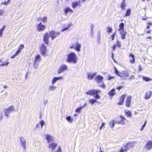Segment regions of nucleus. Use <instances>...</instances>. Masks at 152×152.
Wrapping results in <instances>:
<instances>
[{"label": "nucleus", "mask_w": 152, "mask_h": 152, "mask_svg": "<svg viewBox=\"0 0 152 152\" xmlns=\"http://www.w3.org/2000/svg\"><path fill=\"white\" fill-rule=\"evenodd\" d=\"M55 152H62L61 146H59L58 147V149Z\"/></svg>", "instance_id": "49530a36"}, {"label": "nucleus", "mask_w": 152, "mask_h": 152, "mask_svg": "<svg viewBox=\"0 0 152 152\" xmlns=\"http://www.w3.org/2000/svg\"><path fill=\"white\" fill-rule=\"evenodd\" d=\"M66 61L69 63H76L77 62V57L76 55L74 52L69 54L67 56Z\"/></svg>", "instance_id": "f257e3e1"}, {"label": "nucleus", "mask_w": 152, "mask_h": 152, "mask_svg": "<svg viewBox=\"0 0 152 152\" xmlns=\"http://www.w3.org/2000/svg\"><path fill=\"white\" fill-rule=\"evenodd\" d=\"M56 88L54 86L52 85L50 86L49 87V90L50 91H52L53 90H54L55 89V88Z\"/></svg>", "instance_id": "58836bf2"}, {"label": "nucleus", "mask_w": 152, "mask_h": 152, "mask_svg": "<svg viewBox=\"0 0 152 152\" xmlns=\"http://www.w3.org/2000/svg\"><path fill=\"white\" fill-rule=\"evenodd\" d=\"M83 107H80L77 108L75 110V112L80 113H81Z\"/></svg>", "instance_id": "e433bc0d"}, {"label": "nucleus", "mask_w": 152, "mask_h": 152, "mask_svg": "<svg viewBox=\"0 0 152 152\" xmlns=\"http://www.w3.org/2000/svg\"><path fill=\"white\" fill-rule=\"evenodd\" d=\"M4 12V11L3 10H2V9L0 10V15H1L3 14Z\"/></svg>", "instance_id": "4d7b16f0"}, {"label": "nucleus", "mask_w": 152, "mask_h": 152, "mask_svg": "<svg viewBox=\"0 0 152 152\" xmlns=\"http://www.w3.org/2000/svg\"><path fill=\"white\" fill-rule=\"evenodd\" d=\"M117 45L119 47H120L121 46V42L120 41L117 40L116 41Z\"/></svg>", "instance_id": "a18cd8bd"}, {"label": "nucleus", "mask_w": 152, "mask_h": 152, "mask_svg": "<svg viewBox=\"0 0 152 152\" xmlns=\"http://www.w3.org/2000/svg\"><path fill=\"white\" fill-rule=\"evenodd\" d=\"M57 144L55 143H52L48 145V148L51 149L52 150H54L56 147L57 146Z\"/></svg>", "instance_id": "2eb2a0df"}, {"label": "nucleus", "mask_w": 152, "mask_h": 152, "mask_svg": "<svg viewBox=\"0 0 152 152\" xmlns=\"http://www.w3.org/2000/svg\"><path fill=\"white\" fill-rule=\"evenodd\" d=\"M24 45L23 44H20L19 45L18 47V49L17 51V52L19 53L21 51L22 49L24 48Z\"/></svg>", "instance_id": "393cba45"}, {"label": "nucleus", "mask_w": 152, "mask_h": 152, "mask_svg": "<svg viewBox=\"0 0 152 152\" xmlns=\"http://www.w3.org/2000/svg\"><path fill=\"white\" fill-rule=\"evenodd\" d=\"M116 48V45H113V50L114 51L115 48Z\"/></svg>", "instance_id": "69168bd1"}, {"label": "nucleus", "mask_w": 152, "mask_h": 152, "mask_svg": "<svg viewBox=\"0 0 152 152\" xmlns=\"http://www.w3.org/2000/svg\"><path fill=\"white\" fill-rule=\"evenodd\" d=\"M100 96L97 94H96V99L100 98Z\"/></svg>", "instance_id": "3c124183"}, {"label": "nucleus", "mask_w": 152, "mask_h": 152, "mask_svg": "<svg viewBox=\"0 0 152 152\" xmlns=\"http://www.w3.org/2000/svg\"><path fill=\"white\" fill-rule=\"evenodd\" d=\"M115 32L112 35V39L114 40L115 38Z\"/></svg>", "instance_id": "864d4df0"}, {"label": "nucleus", "mask_w": 152, "mask_h": 152, "mask_svg": "<svg viewBox=\"0 0 152 152\" xmlns=\"http://www.w3.org/2000/svg\"><path fill=\"white\" fill-rule=\"evenodd\" d=\"M9 63V62H5L2 63L1 64H0V66H4L5 65H7Z\"/></svg>", "instance_id": "79ce46f5"}, {"label": "nucleus", "mask_w": 152, "mask_h": 152, "mask_svg": "<svg viewBox=\"0 0 152 152\" xmlns=\"http://www.w3.org/2000/svg\"><path fill=\"white\" fill-rule=\"evenodd\" d=\"M37 31L39 32L45 30L46 28V26L45 25L42 24L41 22L37 25Z\"/></svg>", "instance_id": "0eeeda50"}, {"label": "nucleus", "mask_w": 152, "mask_h": 152, "mask_svg": "<svg viewBox=\"0 0 152 152\" xmlns=\"http://www.w3.org/2000/svg\"><path fill=\"white\" fill-rule=\"evenodd\" d=\"M124 24L123 23H121L119 25V28L118 29V30L120 31H124Z\"/></svg>", "instance_id": "b1692460"}, {"label": "nucleus", "mask_w": 152, "mask_h": 152, "mask_svg": "<svg viewBox=\"0 0 152 152\" xmlns=\"http://www.w3.org/2000/svg\"><path fill=\"white\" fill-rule=\"evenodd\" d=\"M122 74L121 75L122 76V77L123 76L127 77L129 76V74L127 71L123 72Z\"/></svg>", "instance_id": "c9c22d12"}, {"label": "nucleus", "mask_w": 152, "mask_h": 152, "mask_svg": "<svg viewBox=\"0 0 152 152\" xmlns=\"http://www.w3.org/2000/svg\"><path fill=\"white\" fill-rule=\"evenodd\" d=\"M46 139L48 143L53 142L54 140V137L52 136L49 134H47L46 136Z\"/></svg>", "instance_id": "f8f14e48"}, {"label": "nucleus", "mask_w": 152, "mask_h": 152, "mask_svg": "<svg viewBox=\"0 0 152 152\" xmlns=\"http://www.w3.org/2000/svg\"><path fill=\"white\" fill-rule=\"evenodd\" d=\"M41 56L39 54L37 55L35 57L34 60V66L35 68H37V67H36L35 65L38 62H40L41 61Z\"/></svg>", "instance_id": "9d476101"}, {"label": "nucleus", "mask_w": 152, "mask_h": 152, "mask_svg": "<svg viewBox=\"0 0 152 152\" xmlns=\"http://www.w3.org/2000/svg\"><path fill=\"white\" fill-rule=\"evenodd\" d=\"M123 87V86H119L118 87L116 88V89H117L118 91L120 90Z\"/></svg>", "instance_id": "5fc2aeb1"}, {"label": "nucleus", "mask_w": 152, "mask_h": 152, "mask_svg": "<svg viewBox=\"0 0 152 152\" xmlns=\"http://www.w3.org/2000/svg\"><path fill=\"white\" fill-rule=\"evenodd\" d=\"M80 1H79L78 2H77V1H75L72 3V7L73 9L75 8L78 5H80Z\"/></svg>", "instance_id": "6ab92c4d"}, {"label": "nucleus", "mask_w": 152, "mask_h": 152, "mask_svg": "<svg viewBox=\"0 0 152 152\" xmlns=\"http://www.w3.org/2000/svg\"><path fill=\"white\" fill-rule=\"evenodd\" d=\"M107 29V31L109 33L113 31L112 28L110 27H108Z\"/></svg>", "instance_id": "a19ab883"}, {"label": "nucleus", "mask_w": 152, "mask_h": 152, "mask_svg": "<svg viewBox=\"0 0 152 152\" xmlns=\"http://www.w3.org/2000/svg\"><path fill=\"white\" fill-rule=\"evenodd\" d=\"M15 110V108L13 105H11L5 109L4 110V114L6 118H8L9 117V114Z\"/></svg>", "instance_id": "20e7f679"}, {"label": "nucleus", "mask_w": 152, "mask_h": 152, "mask_svg": "<svg viewBox=\"0 0 152 152\" xmlns=\"http://www.w3.org/2000/svg\"><path fill=\"white\" fill-rule=\"evenodd\" d=\"M134 145V142H129L127 143L124 147L127 150L133 147Z\"/></svg>", "instance_id": "ddd939ff"}, {"label": "nucleus", "mask_w": 152, "mask_h": 152, "mask_svg": "<svg viewBox=\"0 0 152 152\" xmlns=\"http://www.w3.org/2000/svg\"><path fill=\"white\" fill-rule=\"evenodd\" d=\"M145 147L148 149H151L152 148V141L151 140L148 141L146 143Z\"/></svg>", "instance_id": "a211bd4d"}, {"label": "nucleus", "mask_w": 152, "mask_h": 152, "mask_svg": "<svg viewBox=\"0 0 152 152\" xmlns=\"http://www.w3.org/2000/svg\"><path fill=\"white\" fill-rule=\"evenodd\" d=\"M49 35L48 33H46L44 35L43 40L45 43L47 45H48L49 44Z\"/></svg>", "instance_id": "1a4fd4ad"}, {"label": "nucleus", "mask_w": 152, "mask_h": 152, "mask_svg": "<svg viewBox=\"0 0 152 152\" xmlns=\"http://www.w3.org/2000/svg\"><path fill=\"white\" fill-rule=\"evenodd\" d=\"M125 113L128 116L132 117V113L131 111L127 110L125 111Z\"/></svg>", "instance_id": "f704fd0d"}, {"label": "nucleus", "mask_w": 152, "mask_h": 152, "mask_svg": "<svg viewBox=\"0 0 152 152\" xmlns=\"http://www.w3.org/2000/svg\"><path fill=\"white\" fill-rule=\"evenodd\" d=\"M86 94L90 95H93L95 94V90H89L86 92Z\"/></svg>", "instance_id": "a878e982"}, {"label": "nucleus", "mask_w": 152, "mask_h": 152, "mask_svg": "<svg viewBox=\"0 0 152 152\" xmlns=\"http://www.w3.org/2000/svg\"><path fill=\"white\" fill-rule=\"evenodd\" d=\"M18 54L19 53H18L17 52H16L13 55L11 56V58H14L15 56H17Z\"/></svg>", "instance_id": "c03bdc74"}, {"label": "nucleus", "mask_w": 152, "mask_h": 152, "mask_svg": "<svg viewBox=\"0 0 152 152\" xmlns=\"http://www.w3.org/2000/svg\"><path fill=\"white\" fill-rule=\"evenodd\" d=\"M69 28V27H66V28H63V29H62L61 30V31H65V30H67Z\"/></svg>", "instance_id": "6e6d98bb"}, {"label": "nucleus", "mask_w": 152, "mask_h": 152, "mask_svg": "<svg viewBox=\"0 0 152 152\" xmlns=\"http://www.w3.org/2000/svg\"><path fill=\"white\" fill-rule=\"evenodd\" d=\"M2 114V113H1L0 114V120H1L3 118Z\"/></svg>", "instance_id": "bf43d9fd"}, {"label": "nucleus", "mask_w": 152, "mask_h": 152, "mask_svg": "<svg viewBox=\"0 0 152 152\" xmlns=\"http://www.w3.org/2000/svg\"><path fill=\"white\" fill-rule=\"evenodd\" d=\"M126 96V95L125 94L122 95L120 97L119 102L118 103V104L119 105H121L123 104L124 102L125 97Z\"/></svg>", "instance_id": "9b49d317"}, {"label": "nucleus", "mask_w": 152, "mask_h": 152, "mask_svg": "<svg viewBox=\"0 0 152 152\" xmlns=\"http://www.w3.org/2000/svg\"><path fill=\"white\" fill-rule=\"evenodd\" d=\"M120 122V124H121L122 125H123L125 124V122L123 120H121Z\"/></svg>", "instance_id": "13d9d810"}, {"label": "nucleus", "mask_w": 152, "mask_h": 152, "mask_svg": "<svg viewBox=\"0 0 152 152\" xmlns=\"http://www.w3.org/2000/svg\"><path fill=\"white\" fill-rule=\"evenodd\" d=\"M113 78V77L112 76H109L108 78L107 79L109 80H111Z\"/></svg>", "instance_id": "e2e57ef3"}, {"label": "nucleus", "mask_w": 152, "mask_h": 152, "mask_svg": "<svg viewBox=\"0 0 152 152\" xmlns=\"http://www.w3.org/2000/svg\"><path fill=\"white\" fill-rule=\"evenodd\" d=\"M100 34L101 32L100 31H98V34H97V42L98 44H99L100 43Z\"/></svg>", "instance_id": "cd10ccee"}, {"label": "nucleus", "mask_w": 152, "mask_h": 152, "mask_svg": "<svg viewBox=\"0 0 152 152\" xmlns=\"http://www.w3.org/2000/svg\"><path fill=\"white\" fill-rule=\"evenodd\" d=\"M131 12V10L130 9H128L126 11V13L124 16L126 17L130 16V15Z\"/></svg>", "instance_id": "c756f323"}, {"label": "nucleus", "mask_w": 152, "mask_h": 152, "mask_svg": "<svg viewBox=\"0 0 152 152\" xmlns=\"http://www.w3.org/2000/svg\"><path fill=\"white\" fill-rule=\"evenodd\" d=\"M1 4L2 5H7L8 4L7 3V1H2L1 3Z\"/></svg>", "instance_id": "8fccbe9b"}, {"label": "nucleus", "mask_w": 152, "mask_h": 152, "mask_svg": "<svg viewBox=\"0 0 152 152\" xmlns=\"http://www.w3.org/2000/svg\"><path fill=\"white\" fill-rule=\"evenodd\" d=\"M120 118H121V120H123V119H124V120H126L125 118V117L122 116L121 115L120 116Z\"/></svg>", "instance_id": "680f3d73"}, {"label": "nucleus", "mask_w": 152, "mask_h": 152, "mask_svg": "<svg viewBox=\"0 0 152 152\" xmlns=\"http://www.w3.org/2000/svg\"><path fill=\"white\" fill-rule=\"evenodd\" d=\"M5 28H6V26H3L2 28L1 29V30H2L3 31L4 30Z\"/></svg>", "instance_id": "338daca9"}, {"label": "nucleus", "mask_w": 152, "mask_h": 152, "mask_svg": "<svg viewBox=\"0 0 152 152\" xmlns=\"http://www.w3.org/2000/svg\"><path fill=\"white\" fill-rule=\"evenodd\" d=\"M37 20L38 22L42 20L43 23H45L47 22V17L45 16L43 17V18L38 17L37 19Z\"/></svg>", "instance_id": "f3484780"}, {"label": "nucleus", "mask_w": 152, "mask_h": 152, "mask_svg": "<svg viewBox=\"0 0 152 152\" xmlns=\"http://www.w3.org/2000/svg\"><path fill=\"white\" fill-rule=\"evenodd\" d=\"M105 124L104 122H103L102 123V124L99 128V129L100 130H101L103 128V127L104 126Z\"/></svg>", "instance_id": "09e8293b"}, {"label": "nucleus", "mask_w": 152, "mask_h": 152, "mask_svg": "<svg viewBox=\"0 0 152 152\" xmlns=\"http://www.w3.org/2000/svg\"><path fill=\"white\" fill-rule=\"evenodd\" d=\"M20 143L22 146L23 147L24 149H26V141L24 138L22 137H20Z\"/></svg>", "instance_id": "4468645a"}, {"label": "nucleus", "mask_w": 152, "mask_h": 152, "mask_svg": "<svg viewBox=\"0 0 152 152\" xmlns=\"http://www.w3.org/2000/svg\"><path fill=\"white\" fill-rule=\"evenodd\" d=\"M115 73L117 75H118L120 77H122V76L121 75L122 74V73L120 72L119 71H118L116 68L115 67Z\"/></svg>", "instance_id": "2f4dec72"}, {"label": "nucleus", "mask_w": 152, "mask_h": 152, "mask_svg": "<svg viewBox=\"0 0 152 152\" xmlns=\"http://www.w3.org/2000/svg\"><path fill=\"white\" fill-rule=\"evenodd\" d=\"M151 96V91H148L146 93L145 98L146 99H148L150 98Z\"/></svg>", "instance_id": "5701e85b"}, {"label": "nucleus", "mask_w": 152, "mask_h": 152, "mask_svg": "<svg viewBox=\"0 0 152 152\" xmlns=\"http://www.w3.org/2000/svg\"><path fill=\"white\" fill-rule=\"evenodd\" d=\"M68 67L65 64H63L61 65L58 69L57 73L59 74L63 72L64 71L67 69Z\"/></svg>", "instance_id": "6e6552de"}, {"label": "nucleus", "mask_w": 152, "mask_h": 152, "mask_svg": "<svg viewBox=\"0 0 152 152\" xmlns=\"http://www.w3.org/2000/svg\"><path fill=\"white\" fill-rule=\"evenodd\" d=\"M103 79V77L100 75H98L96 76V81L98 83V86L104 89L105 88V86L102 81Z\"/></svg>", "instance_id": "f03ea898"}, {"label": "nucleus", "mask_w": 152, "mask_h": 152, "mask_svg": "<svg viewBox=\"0 0 152 152\" xmlns=\"http://www.w3.org/2000/svg\"><path fill=\"white\" fill-rule=\"evenodd\" d=\"M120 33L121 35V39H124L126 38V31H120Z\"/></svg>", "instance_id": "4be33fe9"}, {"label": "nucleus", "mask_w": 152, "mask_h": 152, "mask_svg": "<svg viewBox=\"0 0 152 152\" xmlns=\"http://www.w3.org/2000/svg\"><path fill=\"white\" fill-rule=\"evenodd\" d=\"M57 80L56 78V77H55L53 78L52 80V84H54L56 81H57Z\"/></svg>", "instance_id": "ea45409f"}, {"label": "nucleus", "mask_w": 152, "mask_h": 152, "mask_svg": "<svg viewBox=\"0 0 152 152\" xmlns=\"http://www.w3.org/2000/svg\"><path fill=\"white\" fill-rule=\"evenodd\" d=\"M81 47V45L78 42L74 43L72 45L70 46V48H73L77 51L80 52V48Z\"/></svg>", "instance_id": "423d86ee"}, {"label": "nucleus", "mask_w": 152, "mask_h": 152, "mask_svg": "<svg viewBox=\"0 0 152 152\" xmlns=\"http://www.w3.org/2000/svg\"><path fill=\"white\" fill-rule=\"evenodd\" d=\"M125 0H123V1L121 3V8L123 10L125 9L124 7L126 6V3H125Z\"/></svg>", "instance_id": "473e14b6"}, {"label": "nucleus", "mask_w": 152, "mask_h": 152, "mask_svg": "<svg viewBox=\"0 0 152 152\" xmlns=\"http://www.w3.org/2000/svg\"><path fill=\"white\" fill-rule=\"evenodd\" d=\"M96 94H98V93H101L102 92L100 90H96Z\"/></svg>", "instance_id": "052dcab7"}, {"label": "nucleus", "mask_w": 152, "mask_h": 152, "mask_svg": "<svg viewBox=\"0 0 152 152\" xmlns=\"http://www.w3.org/2000/svg\"><path fill=\"white\" fill-rule=\"evenodd\" d=\"M142 78L143 80H145L146 82H148L149 81L152 80V79H151L150 78L145 76H143Z\"/></svg>", "instance_id": "72a5a7b5"}, {"label": "nucleus", "mask_w": 152, "mask_h": 152, "mask_svg": "<svg viewBox=\"0 0 152 152\" xmlns=\"http://www.w3.org/2000/svg\"><path fill=\"white\" fill-rule=\"evenodd\" d=\"M73 12V10L69 7H66L64 10V12L66 15H67L69 12L72 13Z\"/></svg>", "instance_id": "412c9836"}, {"label": "nucleus", "mask_w": 152, "mask_h": 152, "mask_svg": "<svg viewBox=\"0 0 152 152\" xmlns=\"http://www.w3.org/2000/svg\"><path fill=\"white\" fill-rule=\"evenodd\" d=\"M66 119L70 122H72L73 121V119L70 116H68L66 117Z\"/></svg>", "instance_id": "4c0bfd02"}, {"label": "nucleus", "mask_w": 152, "mask_h": 152, "mask_svg": "<svg viewBox=\"0 0 152 152\" xmlns=\"http://www.w3.org/2000/svg\"><path fill=\"white\" fill-rule=\"evenodd\" d=\"M130 58V61L132 63H134L135 61L134 56L132 54H131L129 56Z\"/></svg>", "instance_id": "bb28decb"}, {"label": "nucleus", "mask_w": 152, "mask_h": 152, "mask_svg": "<svg viewBox=\"0 0 152 152\" xmlns=\"http://www.w3.org/2000/svg\"><path fill=\"white\" fill-rule=\"evenodd\" d=\"M115 90L114 88L112 89L108 93V94L112 97L113 96L115 95Z\"/></svg>", "instance_id": "aec40b11"}, {"label": "nucleus", "mask_w": 152, "mask_h": 152, "mask_svg": "<svg viewBox=\"0 0 152 152\" xmlns=\"http://www.w3.org/2000/svg\"><path fill=\"white\" fill-rule=\"evenodd\" d=\"M39 124H41V128H42L43 126L44 125V123L43 120H41L39 122Z\"/></svg>", "instance_id": "de8ad7c7"}, {"label": "nucleus", "mask_w": 152, "mask_h": 152, "mask_svg": "<svg viewBox=\"0 0 152 152\" xmlns=\"http://www.w3.org/2000/svg\"><path fill=\"white\" fill-rule=\"evenodd\" d=\"M134 75H132L130 77L128 78L129 79H132L134 78Z\"/></svg>", "instance_id": "0e129e2a"}, {"label": "nucleus", "mask_w": 152, "mask_h": 152, "mask_svg": "<svg viewBox=\"0 0 152 152\" xmlns=\"http://www.w3.org/2000/svg\"><path fill=\"white\" fill-rule=\"evenodd\" d=\"M127 151V149L126 148L124 149H123V148H122L121 149L120 152H124V151Z\"/></svg>", "instance_id": "603ef678"}, {"label": "nucleus", "mask_w": 152, "mask_h": 152, "mask_svg": "<svg viewBox=\"0 0 152 152\" xmlns=\"http://www.w3.org/2000/svg\"><path fill=\"white\" fill-rule=\"evenodd\" d=\"M49 32L52 40H53L55 38L58 37L60 34L59 32H56L54 30L49 31Z\"/></svg>", "instance_id": "39448f33"}, {"label": "nucleus", "mask_w": 152, "mask_h": 152, "mask_svg": "<svg viewBox=\"0 0 152 152\" xmlns=\"http://www.w3.org/2000/svg\"><path fill=\"white\" fill-rule=\"evenodd\" d=\"M62 78V77H56V78L57 80L61 79Z\"/></svg>", "instance_id": "774afa93"}, {"label": "nucleus", "mask_w": 152, "mask_h": 152, "mask_svg": "<svg viewBox=\"0 0 152 152\" xmlns=\"http://www.w3.org/2000/svg\"><path fill=\"white\" fill-rule=\"evenodd\" d=\"M95 75V73H93V74H89L88 76V80H92Z\"/></svg>", "instance_id": "c85d7f7f"}, {"label": "nucleus", "mask_w": 152, "mask_h": 152, "mask_svg": "<svg viewBox=\"0 0 152 152\" xmlns=\"http://www.w3.org/2000/svg\"><path fill=\"white\" fill-rule=\"evenodd\" d=\"M89 102L92 105L95 102V100L94 99H90L89 101Z\"/></svg>", "instance_id": "37998d69"}, {"label": "nucleus", "mask_w": 152, "mask_h": 152, "mask_svg": "<svg viewBox=\"0 0 152 152\" xmlns=\"http://www.w3.org/2000/svg\"><path fill=\"white\" fill-rule=\"evenodd\" d=\"M131 99L132 97L131 96H129L127 97V100L126 101V106L127 107H130Z\"/></svg>", "instance_id": "dca6fc26"}, {"label": "nucleus", "mask_w": 152, "mask_h": 152, "mask_svg": "<svg viewBox=\"0 0 152 152\" xmlns=\"http://www.w3.org/2000/svg\"><path fill=\"white\" fill-rule=\"evenodd\" d=\"M115 124H116V122H115L114 120H112L110 122L109 124L110 126L113 127L114 126Z\"/></svg>", "instance_id": "7c9ffc66"}, {"label": "nucleus", "mask_w": 152, "mask_h": 152, "mask_svg": "<svg viewBox=\"0 0 152 152\" xmlns=\"http://www.w3.org/2000/svg\"><path fill=\"white\" fill-rule=\"evenodd\" d=\"M39 49L40 53L43 56H46L48 55V54L47 53L48 51L44 44H42L39 48Z\"/></svg>", "instance_id": "7ed1b4c3"}]
</instances>
